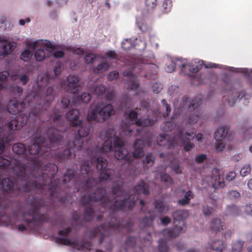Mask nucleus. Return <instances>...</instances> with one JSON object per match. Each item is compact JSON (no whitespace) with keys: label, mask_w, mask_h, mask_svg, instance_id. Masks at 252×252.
Returning a JSON list of instances; mask_svg holds the SVG:
<instances>
[{"label":"nucleus","mask_w":252,"mask_h":252,"mask_svg":"<svg viewBox=\"0 0 252 252\" xmlns=\"http://www.w3.org/2000/svg\"><path fill=\"white\" fill-rule=\"evenodd\" d=\"M95 166L98 170L100 171L99 175V184H102L104 182L112 180L115 174V171L108 168V162L105 158L99 156H95L91 160H86L81 166V175L88 179L85 185V188L91 191H94L90 194L85 195L81 198L82 205L86 207L84 212V219L87 221H91L94 216V203L100 201V206L103 210L100 209V212L104 213L108 212L109 217L114 220V222H108L100 226L96 227L90 231V236L92 238L97 236H99V244L103 243L108 230L111 229L120 230L121 225L116 218V213L119 210H112L110 207V205L108 202H112L114 204V200L111 195V193L106 194V190L102 188L97 187L96 179L92 178L93 169L92 167Z\"/></svg>","instance_id":"obj_1"},{"label":"nucleus","mask_w":252,"mask_h":252,"mask_svg":"<svg viewBox=\"0 0 252 252\" xmlns=\"http://www.w3.org/2000/svg\"><path fill=\"white\" fill-rule=\"evenodd\" d=\"M50 119L51 126L47 131L49 145H47V140L36 134L32 144L28 146V152L31 156L28 158L27 163H24V165L28 168L32 177L46 184L49 183L48 193L51 201L64 204L67 200L66 196L59 197L57 182L54 180L58 170V166L54 163H49L41 168L43 163L40 159V157L44 159L50 157L51 148L60 145L63 140L61 133L65 131L66 128L63 116L56 114Z\"/></svg>","instance_id":"obj_2"},{"label":"nucleus","mask_w":252,"mask_h":252,"mask_svg":"<svg viewBox=\"0 0 252 252\" xmlns=\"http://www.w3.org/2000/svg\"><path fill=\"white\" fill-rule=\"evenodd\" d=\"M8 173L10 177L3 179L1 182L3 191L12 192L15 189L19 195L23 192L32 193L33 191L44 194V190L48 189L47 184L32 177L28 168L18 161L14 162Z\"/></svg>","instance_id":"obj_3"},{"label":"nucleus","mask_w":252,"mask_h":252,"mask_svg":"<svg viewBox=\"0 0 252 252\" xmlns=\"http://www.w3.org/2000/svg\"><path fill=\"white\" fill-rule=\"evenodd\" d=\"M134 193L127 197L123 189V182L119 179L116 184H114L111 195L114 200V204L110 201V208L112 210H130L139 199L141 194L145 195L149 193V186L148 183L141 181L133 189Z\"/></svg>","instance_id":"obj_4"},{"label":"nucleus","mask_w":252,"mask_h":252,"mask_svg":"<svg viewBox=\"0 0 252 252\" xmlns=\"http://www.w3.org/2000/svg\"><path fill=\"white\" fill-rule=\"evenodd\" d=\"M49 212L48 202L44 198L32 197L29 210L22 214V220L28 226L34 228L44 222L50 221Z\"/></svg>","instance_id":"obj_5"},{"label":"nucleus","mask_w":252,"mask_h":252,"mask_svg":"<svg viewBox=\"0 0 252 252\" xmlns=\"http://www.w3.org/2000/svg\"><path fill=\"white\" fill-rule=\"evenodd\" d=\"M115 112L113 106L111 104L98 103L94 107H91L87 116L88 121H95L103 123Z\"/></svg>","instance_id":"obj_6"},{"label":"nucleus","mask_w":252,"mask_h":252,"mask_svg":"<svg viewBox=\"0 0 252 252\" xmlns=\"http://www.w3.org/2000/svg\"><path fill=\"white\" fill-rule=\"evenodd\" d=\"M39 96L32 92L28 94L20 102L16 101L11 100L7 105V111L11 115H16L20 112L22 109L26 107L27 105H31V103H36Z\"/></svg>","instance_id":"obj_7"},{"label":"nucleus","mask_w":252,"mask_h":252,"mask_svg":"<svg viewBox=\"0 0 252 252\" xmlns=\"http://www.w3.org/2000/svg\"><path fill=\"white\" fill-rule=\"evenodd\" d=\"M71 231L72 228L70 226L59 230L58 231V234L60 237H57L56 238V242L66 246L73 245L74 248L78 250H83L84 248H86L87 246H91L90 242H87L85 243L84 242H82L79 243L77 241H71L67 236L70 233Z\"/></svg>","instance_id":"obj_8"},{"label":"nucleus","mask_w":252,"mask_h":252,"mask_svg":"<svg viewBox=\"0 0 252 252\" xmlns=\"http://www.w3.org/2000/svg\"><path fill=\"white\" fill-rule=\"evenodd\" d=\"M83 148V143L80 140H74L72 142L68 143L63 152L58 153L56 157L59 160H65L76 156V151L81 150Z\"/></svg>","instance_id":"obj_9"},{"label":"nucleus","mask_w":252,"mask_h":252,"mask_svg":"<svg viewBox=\"0 0 252 252\" xmlns=\"http://www.w3.org/2000/svg\"><path fill=\"white\" fill-rule=\"evenodd\" d=\"M53 92L54 90L52 87H49L48 88L47 90V94L48 95H50V98L44 100L43 101V104H41V102L37 103L38 101V100H37L36 103H34L37 105L35 106V108H37V110L35 109L31 111V112L29 114V119L31 118L34 121H35L39 117L40 114H41L43 111L46 109V107L49 106L51 101L53 100V97L52 95ZM35 94L39 96L38 98L37 99H38L39 98V96L37 95L36 94Z\"/></svg>","instance_id":"obj_10"},{"label":"nucleus","mask_w":252,"mask_h":252,"mask_svg":"<svg viewBox=\"0 0 252 252\" xmlns=\"http://www.w3.org/2000/svg\"><path fill=\"white\" fill-rule=\"evenodd\" d=\"M138 111V108H136L135 110L128 111L125 114L130 121H135V124L137 126L143 127L151 126L157 121V117L156 114H154V116L152 118L148 117L147 119L143 120L140 118L137 119Z\"/></svg>","instance_id":"obj_11"},{"label":"nucleus","mask_w":252,"mask_h":252,"mask_svg":"<svg viewBox=\"0 0 252 252\" xmlns=\"http://www.w3.org/2000/svg\"><path fill=\"white\" fill-rule=\"evenodd\" d=\"M175 136L173 139V141L176 144H181L184 146V149L185 151L189 152L194 147L193 143L190 141L187 142L184 137V131L183 129L177 128L175 130Z\"/></svg>","instance_id":"obj_12"},{"label":"nucleus","mask_w":252,"mask_h":252,"mask_svg":"<svg viewBox=\"0 0 252 252\" xmlns=\"http://www.w3.org/2000/svg\"><path fill=\"white\" fill-rule=\"evenodd\" d=\"M186 227V223L183 221H181L180 224L175 223L173 227L163 229L162 234L165 237L175 238L183 231Z\"/></svg>","instance_id":"obj_13"},{"label":"nucleus","mask_w":252,"mask_h":252,"mask_svg":"<svg viewBox=\"0 0 252 252\" xmlns=\"http://www.w3.org/2000/svg\"><path fill=\"white\" fill-rule=\"evenodd\" d=\"M28 116L25 114H21L17 116L8 124L7 127L9 130L20 129L27 123Z\"/></svg>","instance_id":"obj_14"},{"label":"nucleus","mask_w":252,"mask_h":252,"mask_svg":"<svg viewBox=\"0 0 252 252\" xmlns=\"http://www.w3.org/2000/svg\"><path fill=\"white\" fill-rule=\"evenodd\" d=\"M65 89L68 93L77 94L81 89L79 77L76 75H69L67 77V84Z\"/></svg>","instance_id":"obj_15"},{"label":"nucleus","mask_w":252,"mask_h":252,"mask_svg":"<svg viewBox=\"0 0 252 252\" xmlns=\"http://www.w3.org/2000/svg\"><path fill=\"white\" fill-rule=\"evenodd\" d=\"M39 43L43 44V46L46 47L45 50L48 53L47 57H50V56H53L56 58H60L63 57L64 54L63 51L58 50L53 52L54 47L50 41L47 40L43 41L42 40H38L34 42V46H36L37 43Z\"/></svg>","instance_id":"obj_16"},{"label":"nucleus","mask_w":252,"mask_h":252,"mask_svg":"<svg viewBox=\"0 0 252 252\" xmlns=\"http://www.w3.org/2000/svg\"><path fill=\"white\" fill-rule=\"evenodd\" d=\"M66 118L73 126H80L82 124L81 120H79V112L76 109L69 111L66 115Z\"/></svg>","instance_id":"obj_17"},{"label":"nucleus","mask_w":252,"mask_h":252,"mask_svg":"<svg viewBox=\"0 0 252 252\" xmlns=\"http://www.w3.org/2000/svg\"><path fill=\"white\" fill-rule=\"evenodd\" d=\"M133 68H132L131 70H125L123 72V75L124 76L129 77L130 78L127 89L131 90H136L138 88L139 83L137 78L133 74Z\"/></svg>","instance_id":"obj_18"},{"label":"nucleus","mask_w":252,"mask_h":252,"mask_svg":"<svg viewBox=\"0 0 252 252\" xmlns=\"http://www.w3.org/2000/svg\"><path fill=\"white\" fill-rule=\"evenodd\" d=\"M145 144L141 139H136L134 143L133 146L134 150L133 153V157L136 158H141L144 155L143 148Z\"/></svg>","instance_id":"obj_19"},{"label":"nucleus","mask_w":252,"mask_h":252,"mask_svg":"<svg viewBox=\"0 0 252 252\" xmlns=\"http://www.w3.org/2000/svg\"><path fill=\"white\" fill-rule=\"evenodd\" d=\"M115 151V157L118 160H125L128 162H130V156L128 150L124 147H119Z\"/></svg>","instance_id":"obj_20"},{"label":"nucleus","mask_w":252,"mask_h":252,"mask_svg":"<svg viewBox=\"0 0 252 252\" xmlns=\"http://www.w3.org/2000/svg\"><path fill=\"white\" fill-rule=\"evenodd\" d=\"M227 95L223 96L225 100H228V103L230 106H232L236 102L237 98H239L241 94L238 93L235 89L231 88L228 91H226Z\"/></svg>","instance_id":"obj_21"},{"label":"nucleus","mask_w":252,"mask_h":252,"mask_svg":"<svg viewBox=\"0 0 252 252\" xmlns=\"http://www.w3.org/2000/svg\"><path fill=\"white\" fill-rule=\"evenodd\" d=\"M13 152L17 155L23 156L24 161H22L23 163H26L25 161L28 162V158L25 156V154L27 152V149L25 144L22 143H17L14 144L12 146V148ZM21 162L22 161H20Z\"/></svg>","instance_id":"obj_22"},{"label":"nucleus","mask_w":252,"mask_h":252,"mask_svg":"<svg viewBox=\"0 0 252 252\" xmlns=\"http://www.w3.org/2000/svg\"><path fill=\"white\" fill-rule=\"evenodd\" d=\"M39 46H42L44 49H38L36 50L34 53V56L36 61L41 62L43 61L45 58H48L49 57H47L48 53L46 51V47L43 46V44L39 43H37L36 46H34L33 43L32 47L35 50L36 48Z\"/></svg>","instance_id":"obj_23"},{"label":"nucleus","mask_w":252,"mask_h":252,"mask_svg":"<svg viewBox=\"0 0 252 252\" xmlns=\"http://www.w3.org/2000/svg\"><path fill=\"white\" fill-rule=\"evenodd\" d=\"M189 212L186 210H180L175 211L173 213V217L175 220L174 223L178 222V224H180L181 221L185 223V220L189 216Z\"/></svg>","instance_id":"obj_24"},{"label":"nucleus","mask_w":252,"mask_h":252,"mask_svg":"<svg viewBox=\"0 0 252 252\" xmlns=\"http://www.w3.org/2000/svg\"><path fill=\"white\" fill-rule=\"evenodd\" d=\"M14 43L5 41L0 47V54L3 56L9 55L15 48Z\"/></svg>","instance_id":"obj_25"},{"label":"nucleus","mask_w":252,"mask_h":252,"mask_svg":"<svg viewBox=\"0 0 252 252\" xmlns=\"http://www.w3.org/2000/svg\"><path fill=\"white\" fill-rule=\"evenodd\" d=\"M224 223L220 219L216 218L213 219L210 223V229L212 231L217 232L223 229Z\"/></svg>","instance_id":"obj_26"},{"label":"nucleus","mask_w":252,"mask_h":252,"mask_svg":"<svg viewBox=\"0 0 252 252\" xmlns=\"http://www.w3.org/2000/svg\"><path fill=\"white\" fill-rule=\"evenodd\" d=\"M240 214V210L239 208L234 204L227 206L225 211V216H226L233 217L238 216Z\"/></svg>","instance_id":"obj_27"},{"label":"nucleus","mask_w":252,"mask_h":252,"mask_svg":"<svg viewBox=\"0 0 252 252\" xmlns=\"http://www.w3.org/2000/svg\"><path fill=\"white\" fill-rule=\"evenodd\" d=\"M10 141V138L7 134V132L3 131L2 128H0V154H1L4 150L5 143H8Z\"/></svg>","instance_id":"obj_28"},{"label":"nucleus","mask_w":252,"mask_h":252,"mask_svg":"<svg viewBox=\"0 0 252 252\" xmlns=\"http://www.w3.org/2000/svg\"><path fill=\"white\" fill-rule=\"evenodd\" d=\"M228 133L227 127L220 126L218 128L214 134L215 139L218 141H221L225 138Z\"/></svg>","instance_id":"obj_29"},{"label":"nucleus","mask_w":252,"mask_h":252,"mask_svg":"<svg viewBox=\"0 0 252 252\" xmlns=\"http://www.w3.org/2000/svg\"><path fill=\"white\" fill-rule=\"evenodd\" d=\"M17 161H18L24 164L23 162H21L20 160L17 159L14 160L11 163L9 159L5 158L2 156H0V167H3L4 169H7L9 173L11 169V167H13V163L14 162Z\"/></svg>","instance_id":"obj_30"},{"label":"nucleus","mask_w":252,"mask_h":252,"mask_svg":"<svg viewBox=\"0 0 252 252\" xmlns=\"http://www.w3.org/2000/svg\"><path fill=\"white\" fill-rule=\"evenodd\" d=\"M193 192L191 190H188L186 192L184 197L178 201V204L182 206L189 205L191 199L193 198Z\"/></svg>","instance_id":"obj_31"},{"label":"nucleus","mask_w":252,"mask_h":252,"mask_svg":"<svg viewBox=\"0 0 252 252\" xmlns=\"http://www.w3.org/2000/svg\"><path fill=\"white\" fill-rule=\"evenodd\" d=\"M90 132V129L87 126H80V128L78 130L77 135L76 136L74 140H76V139L78 140H80L82 142V140H81V137H85L88 136Z\"/></svg>","instance_id":"obj_32"},{"label":"nucleus","mask_w":252,"mask_h":252,"mask_svg":"<svg viewBox=\"0 0 252 252\" xmlns=\"http://www.w3.org/2000/svg\"><path fill=\"white\" fill-rule=\"evenodd\" d=\"M155 161V158L152 154L147 155L144 159L143 160V163L144 167L148 169L151 167L154 163Z\"/></svg>","instance_id":"obj_33"},{"label":"nucleus","mask_w":252,"mask_h":252,"mask_svg":"<svg viewBox=\"0 0 252 252\" xmlns=\"http://www.w3.org/2000/svg\"><path fill=\"white\" fill-rule=\"evenodd\" d=\"M211 249L214 251L222 252L226 247V245L222 241L217 240L213 242L211 245Z\"/></svg>","instance_id":"obj_34"},{"label":"nucleus","mask_w":252,"mask_h":252,"mask_svg":"<svg viewBox=\"0 0 252 252\" xmlns=\"http://www.w3.org/2000/svg\"><path fill=\"white\" fill-rule=\"evenodd\" d=\"M176 126V125L174 122V118L172 117L171 121H166L163 123L161 128L165 131H170L175 128Z\"/></svg>","instance_id":"obj_35"},{"label":"nucleus","mask_w":252,"mask_h":252,"mask_svg":"<svg viewBox=\"0 0 252 252\" xmlns=\"http://www.w3.org/2000/svg\"><path fill=\"white\" fill-rule=\"evenodd\" d=\"M122 127L124 132L125 133L131 136L133 134L138 135L140 134V131L139 129H136V131L133 129L130 128V126L127 125L126 123H123L122 125Z\"/></svg>","instance_id":"obj_36"},{"label":"nucleus","mask_w":252,"mask_h":252,"mask_svg":"<svg viewBox=\"0 0 252 252\" xmlns=\"http://www.w3.org/2000/svg\"><path fill=\"white\" fill-rule=\"evenodd\" d=\"M160 180L164 183L166 186H172L174 184V181L171 177L165 172H162L160 174Z\"/></svg>","instance_id":"obj_37"},{"label":"nucleus","mask_w":252,"mask_h":252,"mask_svg":"<svg viewBox=\"0 0 252 252\" xmlns=\"http://www.w3.org/2000/svg\"><path fill=\"white\" fill-rule=\"evenodd\" d=\"M91 99V95L88 93H83L80 96H78L76 97V99H74V103H76L78 101L79 103H88L90 102Z\"/></svg>","instance_id":"obj_38"},{"label":"nucleus","mask_w":252,"mask_h":252,"mask_svg":"<svg viewBox=\"0 0 252 252\" xmlns=\"http://www.w3.org/2000/svg\"><path fill=\"white\" fill-rule=\"evenodd\" d=\"M154 219L153 216H146L141 220L140 224L144 227H150L152 225Z\"/></svg>","instance_id":"obj_39"},{"label":"nucleus","mask_w":252,"mask_h":252,"mask_svg":"<svg viewBox=\"0 0 252 252\" xmlns=\"http://www.w3.org/2000/svg\"><path fill=\"white\" fill-rule=\"evenodd\" d=\"M109 67V64L108 63L106 62L102 63L94 68V71L95 73H101L107 70Z\"/></svg>","instance_id":"obj_40"},{"label":"nucleus","mask_w":252,"mask_h":252,"mask_svg":"<svg viewBox=\"0 0 252 252\" xmlns=\"http://www.w3.org/2000/svg\"><path fill=\"white\" fill-rule=\"evenodd\" d=\"M114 150L113 143L111 139H108L104 141L101 150L104 153H107Z\"/></svg>","instance_id":"obj_41"},{"label":"nucleus","mask_w":252,"mask_h":252,"mask_svg":"<svg viewBox=\"0 0 252 252\" xmlns=\"http://www.w3.org/2000/svg\"><path fill=\"white\" fill-rule=\"evenodd\" d=\"M155 209L159 213H163L167 210L166 206L164 202L161 200H156L154 202Z\"/></svg>","instance_id":"obj_42"},{"label":"nucleus","mask_w":252,"mask_h":252,"mask_svg":"<svg viewBox=\"0 0 252 252\" xmlns=\"http://www.w3.org/2000/svg\"><path fill=\"white\" fill-rule=\"evenodd\" d=\"M180 67L182 68V70L184 69H188L190 73H195L198 72V71H196V67L195 63H189L187 64L185 62L183 63L181 65H179Z\"/></svg>","instance_id":"obj_43"},{"label":"nucleus","mask_w":252,"mask_h":252,"mask_svg":"<svg viewBox=\"0 0 252 252\" xmlns=\"http://www.w3.org/2000/svg\"><path fill=\"white\" fill-rule=\"evenodd\" d=\"M244 245V242L237 241L232 245V252H242Z\"/></svg>","instance_id":"obj_44"},{"label":"nucleus","mask_w":252,"mask_h":252,"mask_svg":"<svg viewBox=\"0 0 252 252\" xmlns=\"http://www.w3.org/2000/svg\"><path fill=\"white\" fill-rule=\"evenodd\" d=\"M75 174V171L74 170L68 169L67 170L66 173L64 175V178L63 182L66 183L72 179Z\"/></svg>","instance_id":"obj_45"},{"label":"nucleus","mask_w":252,"mask_h":252,"mask_svg":"<svg viewBox=\"0 0 252 252\" xmlns=\"http://www.w3.org/2000/svg\"><path fill=\"white\" fill-rule=\"evenodd\" d=\"M158 249L159 252H168L169 251L168 244L163 239L159 240Z\"/></svg>","instance_id":"obj_46"},{"label":"nucleus","mask_w":252,"mask_h":252,"mask_svg":"<svg viewBox=\"0 0 252 252\" xmlns=\"http://www.w3.org/2000/svg\"><path fill=\"white\" fill-rule=\"evenodd\" d=\"M171 0H165L162 5V11L163 13H167L170 11L172 6Z\"/></svg>","instance_id":"obj_47"},{"label":"nucleus","mask_w":252,"mask_h":252,"mask_svg":"<svg viewBox=\"0 0 252 252\" xmlns=\"http://www.w3.org/2000/svg\"><path fill=\"white\" fill-rule=\"evenodd\" d=\"M201 100L199 98H195L193 99L189 105V111H193L197 108L201 104Z\"/></svg>","instance_id":"obj_48"},{"label":"nucleus","mask_w":252,"mask_h":252,"mask_svg":"<svg viewBox=\"0 0 252 252\" xmlns=\"http://www.w3.org/2000/svg\"><path fill=\"white\" fill-rule=\"evenodd\" d=\"M213 186L216 188H223L224 186V182L221 180L220 176V175H217L215 177V182Z\"/></svg>","instance_id":"obj_49"},{"label":"nucleus","mask_w":252,"mask_h":252,"mask_svg":"<svg viewBox=\"0 0 252 252\" xmlns=\"http://www.w3.org/2000/svg\"><path fill=\"white\" fill-rule=\"evenodd\" d=\"M32 56V53L29 49L25 50L20 55V59L25 62L28 61Z\"/></svg>","instance_id":"obj_50"},{"label":"nucleus","mask_w":252,"mask_h":252,"mask_svg":"<svg viewBox=\"0 0 252 252\" xmlns=\"http://www.w3.org/2000/svg\"><path fill=\"white\" fill-rule=\"evenodd\" d=\"M145 4L148 10H153L157 5V0H145Z\"/></svg>","instance_id":"obj_51"},{"label":"nucleus","mask_w":252,"mask_h":252,"mask_svg":"<svg viewBox=\"0 0 252 252\" xmlns=\"http://www.w3.org/2000/svg\"><path fill=\"white\" fill-rule=\"evenodd\" d=\"M132 46L131 40L130 38L125 39L122 43V47L125 50H129Z\"/></svg>","instance_id":"obj_52"},{"label":"nucleus","mask_w":252,"mask_h":252,"mask_svg":"<svg viewBox=\"0 0 252 252\" xmlns=\"http://www.w3.org/2000/svg\"><path fill=\"white\" fill-rule=\"evenodd\" d=\"M94 92L97 95H100L106 92V88L104 85H99L95 87Z\"/></svg>","instance_id":"obj_53"},{"label":"nucleus","mask_w":252,"mask_h":252,"mask_svg":"<svg viewBox=\"0 0 252 252\" xmlns=\"http://www.w3.org/2000/svg\"><path fill=\"white\" fill-rule=\"evenodd\" d=\"M176 63L174 62L171 61L169 63H166L165 66V70L167 72H172L176 68Z\"/></svg>","instance_id":"obj_54"},{"label":"nucleus","mask_w":252,"mask_h":252,"mask_svg":"<svg viewBox=\"0 0 252 252\" xmlns=\"http://www.w3.org/2000/svg\"><path fill=\"white\" fill-rule=\"evenodd\" d=\"M96 56L93 53L87 54L84 58L85 62L87 63H92L94 62Z\"/></svg>","instance_id":"obj_55"},{"label":"nucleus","mask_w":252,"mask_h":252,"mask_svg":"<svg viewBox=\"0 0 252 252\" xmlns=\"http://www.w3.org/2000/svg\"><path fill=\"white\" fill-rule=\"evenodd\" d=\"M251 168L250 165H246L243 166L240 170V174L242 176L245 177L249 175L251 172Z\"/></svg>","instance_id":"obj_56"},{"label":"nucleus","mask_w":252,"mask_h":252,"mask_svg":"<svg viewBox=\"0 0 252 252\" xmlns=\"http://www.w3.org/2000/svg\"><path fill=\"white\" fill-rule=\"evenodd\" d=\"M114 150L118 149L119 147H124V143L121 138L115 136L114 139Z\"/></svg>","instance_id":"obj_57"},{"label":"nucleus","mask_w":252,"mask_h":252,"mask_svg":"<svg viewBox=\"0 0 252 252\" xmlns=\"http://www.w3.org/2000/svg\"><path fill=\"white\" fill-rule=\"evenodd\" d=\"M195 136V133L194 129L190 130L189 131L186 132L184 137L186 140L190 141L192 140Z\"/></svg>","instance_id":"obj_58"},{"label":"nucleus","mask_w":252,"mask_h":252,"mask_svg":"<svg viewBox=\"0 0 252 252\" xmlns=\"http://www.w3.org/2000/svg\"><path fill=\"white\" fill-rule=\"evenodd\" d=\"M200 117L198 114H190L189 116V123L190 124H195L199 120Z\"/></svg>","instance_id":"obj_59"},{"label":"nucleus","mask_w":252,"mask_h":252,"mask_svg":"<svg viewBox=\"0 0 252 252\" xmlns=\"http://www.w3.org/2000/svg\"><path fill=\"white\" fill-rule=\"evenodd\" d=\"M200 117L198 114H190L189 116V123L190 124H195L199 120Z\"/></svg>","instance_id":"obj_60"},{"label":"nucleus","mask_w":252,"mask_h":252,"mask_svg":"<svg viewBox=\"0 0 252 252\" xmlns=\"http://www.w3.org/2000/svg\"><path fill=\"white\" fill-rule=\"evenodd\" d=\"M137 24L139 29L142 32H147L149 30L148 25L143 22H137Z\"/></svg>","instance_id":"obj_61"},{"label":"nucleus","mask_w":252,"mask_h":252,"mask_svg":"<svg viewBox=\"0 0 252 252\" xmlns=\"http://www.w3.org/2000/svg\"><path fill=\"white\" fill-rule=\"evenodd\" d=\"M228 196L231 199H237L240 197V193L236 190H233L228 193Z\"/></svg>","instance_id":"obj_62"},{"label":"nucleus","mask_w":252,"mask_h":252,"mask_svg":"<svg viewBox=\"0 0 252 252\" xmlns=\"http://www.w3.org/2000/svg\"><path fill=\"white\" fill-rule=\"evenodd\" d=\"M18 79L23 85H25L29 81V76L25 74H20Z\"/></svg>","instance_id":"obj_63"},{"label":"nucleus","mask_w":252,"mask_h":252,"mask_svg":"<svg viewBox=\"0 0 252 252\" xmlns=\"http://www.w3.org/2000/svg\"><path fill=\"white\" fill-rule=\"evenodd\" d=\"M152 89L154 93L158 94L162 89V85L160 83L156 82L152 85Z\"/></svg>","instance_id":"obj_64"}]
</instances>
